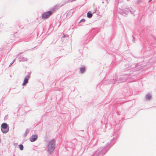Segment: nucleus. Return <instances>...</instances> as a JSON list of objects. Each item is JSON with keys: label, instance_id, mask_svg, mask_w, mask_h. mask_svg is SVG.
<instances>
[{"label": "nucleus", "instance_id": "10", "mask_svg": "<svg viewBox=\"0 0 156 156\" xmlns=\"http://www.w3.org/2000/svg\"><path fill=\"white\" fill-rule=\"evenodd\" d=\"M85 21V20L83 19H82L80 22H84Z\"/></svg>", "mask_w": 156, "mask_h": 156}, {"label": "nucleus", "instance_id": "1", "mask_svg": "<svg viewBox=\"0 0 156 156\" xmlns=\"http://www.w3.org/2000/svg\"><path fill=\"white\" fill-rule=\"evenodd\" d=\"M55 142V141L54 140L52 139L49 142L48 148V152L51 153L54 149Z\"/></svg>", "mask_w": 156, "mask_h": 156}, {"label": "nucleus", "instance_id": "3", "mask_svg": "<svg viewBox=\"0 0 156 156\" xmlns=\"http://www.w3.org/2000/svg\"><path fill=\"white\" fill-rule=\"evenodd\" d=\"M52 12L51 11H48L44 13L42 15V18L43 19H45L48 18L50 16L52 15Z\"/></svg>", "mask_w": 156, "mask_h": 156}, {"label": "nucleus", "instance_id": "7", "mask_svg": "<svg viewBox=\"0 0 156 156\" xmlns=\"http://www.w3.org/2000/svg\"><path fill=\"white\" fill-rule=\"evenodd\" d=\"M151 98V96L150 94H148L146 96V99L147 100H149Z\"/></svg>", "mask_w": 156, "mask_h": 156}, {"label": "nucleus", "instance_id": "5", "mask_svg": "<svg viewBox=\"0 0 156 156\" xmlns=\"http://www.w3.org/2000/svg\"><path fill=\"white\" fill-rule=\"evenodd\" d=\"M30 78V76L29 75L27 76L26 78H25L24 82L23 84V86L25 85L28 83V80Z\"/></svg>", "mask_w": 156, "mask_h": 156}, {"label": "nucleus", "instance_id": "6", "mask_svg": "<svg viewBox=\"0 0 156 156\" xmlns=\"http://www.w3.org/2000/svg\"><path fill=\"white\" fill-rule=\"evenodd\" d=\"M85 69L84 67L80 68V70L81 73H83L85 71Z\"/></svg>", "mask_w": 156, "mask_h": 156}, {"label": "nucleus", "instance_id": "8", "mask_svg": "<svg viewBox=\"0 0 156 156\" xmlns=\"http://www.w3.org/2000/svg\"><path fill=\"white\" fill-rule=\"evenodd\" d=\"M87 15L88 18H91L92 16V14L89 12L87 13Z\"/></svg>", "mask_w": 156, "mask_h": 156}, {"label": "nucleus", "instance_id": "2", "mask_svg": "<svg viewBox=\"0 0 156 156\" xmlns=\"http://www.w3.org/2000/svg\"><path fill=\"white\" fill-rule=\"evenodd\" d=\"M1 129L3 133H7L9 130V127L5 123H3L1 126Z\"/></svg>", "mask_w": 156, "mask_h": 156}, {"label": "nucleus", "instance_id": "9", "mask_svg": "<svg viewBox=\"0 0 156 156\" xmlns=\"http://www.w3.org/2000/svg\"><path fill=\"white\" fill-rule=\"evenodd\" d=\"M19 147L20 148V149L22 150L23 149V146L22 144H20L19 145Z\"/></svg>", "mask_w": 156, "mask_h": 156}, {"label": "nucleus", "instance_id": "4", "mask_svg": "<svg viewBox=\"0 0 156 156\" xmlns=\"http://www.w3.org/2000/svg\"><path fill=\"white\" fill-rule=\"evenodd\" d=\"M37 138V135H32L30 138V141L31 142H33L36 140Z\"/></svg>", "mask_w": 156, "mask_h": 156}]
</instances>
